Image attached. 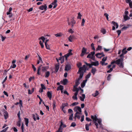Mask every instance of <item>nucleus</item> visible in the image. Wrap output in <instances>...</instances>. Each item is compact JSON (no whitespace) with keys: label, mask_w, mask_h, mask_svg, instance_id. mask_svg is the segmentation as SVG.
<instances>
[{"label":"nucleus","mask_w":132,"mask_h":132,"mask_svg":"<svg viewBox=\"0 0 132 132\" xmlns=\"http://www.w3.org/2000/svg\"><path fill=\"white\" fill-rule=\"evenodd\" d=\"M122 52L121 54L119 56L121 58L116 60V64L118 65L119 67L123 68V57H122L124 55V48L122 49Z\"/></svg>","instance_id":"f257e3e1"},{"label":"nucleus","mask_w":132,"mask_h":132,"mask_svg":"<svg viewBox=\"0 0 132 132\" xmlns=\"http://www.w3.org/2000/svg\"><path fill=\"white\" fill-rule=\"evenodd\" d=\"M91 118L93 120V121L94 123L95 124V125L96 127V128L97 129L99 128L98 127V124L96 121L97 120V117L96 115H95L94 116L91 115Z\"/></svg>","instance_id":"f03ea898"},{"label":"nucleus","mask_w":132,"mask_h":132,"mask_svg":"<svg viewBox=\"0 0 132 132\" xmlns=\"http://www.w3.org/2000/svg\"><path fill=\"white\" fill-rule=\"evenodd\" d=\"M84 69H85V71L86 70H88V69H87V67L85 65H83L82 67H80L79 68V70L77 72L78 74H81V73H83V75H84Z\"/></svg>","instance_id":"7ed1b4c3"},{"label":"nucleus","mask_w":132,"mask_h":132,"mask_svg":"<svg viewBox=\"0 0 132 132\" xmlns=\"http://www.w3.org/2000/svg\"><path fill=\"white\" fill-rule=\"evenodd\" d=\"M83 76V73H81V74H80L79 78L78 79H77L76 80L75 85L76 86H77L80 84L79 80L82 78Z\"/></svg>","instance_id":"20e7f679"},{"label":"nucleus","mask_w":132,"mask_h":132,"mask_svg":"<svg viewBox=\"0 0 132 132\" xmlns=\"http://www.w3.org/2000/svg\"><path fill=\"white\" fill-rule=\"evenodd\" d=\"M97 122L99 125V128H101L102 129H104V128L103 127V125L101 123L102 120L100 119H98L97 118Z\"/></svg>","instance_id":"39448f33"},{"label":"nucleus","mask_w":132,"mask_h":132,"mask_svg":"<svg viewBox=\"0 0 132 132\" xmlns=\"http://www.w3.org/2000/svg\"><path fill=\"white\" fill-rule=\"evenodd\" d=\"M87 49L83 47L81 51V53L80 55V56L81 57H83L85 54H87L88 53H86Z\"/></svg>","instance_id":"423d86ee"},{"label":"nucleus","mask_w":132,"mask_h":132,"mask_svg":"<svg viewBox=\"0 0 132 132\" xmlns=\"http://www.w3.org/2000/svg\"><path fill=\"white\" fill-rule=\"evenodd\" d=\"M47 6L46 4H45L44 5H42L40 6L39 7V9L41 10H44L45 11H46L47 10Z\"/></svg>","instance_id":"0eeeda50"},{"label":"nucleus","mask_w":132,"mask_h":132,"mask_svg":"<svg viewBox=\"0 0 132 132\" xmlns=\"http://www.w3.org/2000/svg\"><path fill=\"white\" fill-rule=\"evenodd\" d=\"M71 69V67L70 65L69 64H67L65 67V71H68Z\"/></svg>","instance_id":"6e6552de"},{"label":"nucleus","mask_w":132,"mask_h":132,"mask_svg":"<svg viewBox=\"0 0 132 132\" xmlns=\"http://www.w3.org/2000/svg\"><path fill=\"white\" fill-rule=\"evenodd\" d=\"M74 111H76V112L78 110L79 111V112H80L81 113V109L80 107L79 106H76L75 107L74 109Z\"/></svg>","instance_id":"1a4fd4ad"},{"label":"nucleus","mask_w":132,"mask_h":132,"mask_svg":"<svg viewBox=\"0 0 132 132\" xmlns=\"http://www.w3.org/2000/svg\"><path fill=\"white\" fill-rule=\"evenodd\" d=\"M81 113L80 112H79L78 111H77L76 113L75 114V116L74 117V118L76 120V118H77L78 119H79L80 118V116L79 115H78V114H80Z\"/></svg>","instance_id":"9d476101"},{"label":"nucleus","mask_w":132,"mask_h":132,"mask_svg":"<svg viewBox=\"0 0 132 132\" xmlns=\"http://www.w3.org/2000/svg\"><path fill=\"white\" fill-rule=\"evenodd\" d=\"M59 63L56 64H55V72H57L59 69Z\"/></svg>","instance_id":"9b49d317"},{"label":"nucleus","mask_w":132,"mask_h":132,"mask_svg":"<svg viewBox=\"0 0 132 132\" xmlns=\"http://www.w3.org/2000/svg\"><path fill=\"white\" fill-rule=\"evenodd\" d=\"M4 118L5 119H6L8 118L9 115L7 111L6 110H4Z\"/></svg>","instance_id":"f8f14e48"},{"label":"nucleus","mask_w":132,"mask_h":132,"mask_svg":"<svg viewBox=\"0 0 132 132\" xmlns=\"http://www.w3.org/2000/svg\"><path fill=\"white\" fill-rule=\"evenodd\" d=\"M57 1H54L51 3L52 6L53 5V9H55L57 7Z\"/></svg>","instance_id":"ddd939ff"},{"label":"nucleus","mask_w":132,"mask_h":132,"mask_svg":"<svg viewBox=\"0 0 132 132\" xmlns=\"http://www.w3.org/2000/svg\"><path fill=\"white\" fill-rule=\"evenodd\" d=\"M68 82V80L67 79L65 78L63 79V81H61V82L64 85H66Z\"/></svg>","instance_id":"4468645a"},{"label":"nucleus","mask_w":132,"mask_h":132,"mask_svg":"<svg viewBox=\"0 0 132 132\" xmlns=\"http://www.w3.org/2000/svg\"><path fill=\"white\" fill-rule=\"evenodd\" d=\"M35 114H35H33L32 116L33 119L35 121L36 120V117L37 119L38 120L39 119V116L37 114V113H36Z\"/></svg>","instance_id":"2eb2a0df"},{"label":"nucleus","mask_w":132,"mask_h":132,"mask_svg":"<svg viewBox=\"0 0 132 132\" xmlns=\"http://www.w3.org/2000/svg\"><path fill=\"white\" fill-rule=\"evenodd\" d=\"M77 86H76L74 85L73 86V88L72 90L73 92H75V93H78L79 91V89L77 87Z\"/></svg>","instance_id":"dca6fc26"},{"label":"nucleus","mask_w":132,"mask_h":132,"mask_svg":"<svg viewBox=\"0 0 132 132\" xmlns=\"http://www.w3.org/2000/svg\"><path fill=\"white\" fill-rule=\"evenodd\" d=\"M47 95L49 98L50 100H51L52 97V94L50 92L48 91L47 93Z\"/></svg>","instance_id":"f3484780"},{"label":"nucleus","mask_w":132,"mask_h":132,"mask_svg":"<svg viewBox=\"0 0 132 132\" xmlns=\"http://www.w3.org/2000/svg\"><path fill=\"white\" fill-rule=\"evenodd\" d=\"M87 80H84L83 82L81 84V87L82 88H83L85 86L86 83L87 82Z\"/></svg>","instance_id":"a211bd4d"},{"label":"nucleus","mask_w":132,"mask_h":132,"mask_svg":"<svg viewBox=\"0 0 132 132\" xmlns=\"http://www.w3.org/2000/svg\"><path fill=\"white\" fill-rule=\"evenodd\" d=\"M78 93H75L74 95L72 97V98L73 100H77L78 99L77 95Z\"/></svg>","instance_id":"6ab92c4d"},{"label":"nucleus","mask_w":132,"mask_h":132,"mask_svg":"<svg viewBox=\"0 0 132 132\" xmlns=\"http://www.w3.org/2000/svg\"><path fill=\"white\" fill-rule=\"evenodd\" d=\"M92 65L97 66L99 65V63L98 61H96L95 62H92Z\"/></svg>","instance_id":"aec40b11"},{"label":"nucleus","mask_w":132,"mask_h":132,"mask_svg":"<svg viewBox=\"0 0 132 132\" xmlns=\"http://www.w3.org/2000/svg\"><path fill=\"white\" fill-rule=\"evenodd\" d=\"M96 68L92 67V69L91 70V72L93 74V75H94L96 72Z\"/></svg>","instance_id":"412c9836"},{"label":"nucleus","mask_w":132,"mask_h":132,"mask_svg":"<svg viewBox=\"0 0 132 132\" xmlns=\"http://www.w3.org/2000/svg\"><path fill=\"white\" fill-rule=\"evenodd\" d=\"M111 23L114 25L113 26L116 27V28H118V25L117 23L115 22L114 21H112V22Z\"/></svg>","instance_id":"4be33fe9"},{"label":"nucleus","mask_w":132,"mask_h":132,"mask_svg":"<svg viewBox=\"0 0 132 132\" xmlns=\"http://www.w3.org/2000/svg\"><path fill=\"white\" fill-rule=\"evenodd\" d=\"M82 97H80V99L82 101H84V99L85 98V95L84 94L81 95Z\"/></svg>","instance_id":"5701e85b"},{"label":"nucleus","mask_w":132,"mask_h":132,"mask_svg":"<svg viewBox=\"0 0 132 132\" xmlns=\"http://www.w3.org/2000/svg\"><path fill=\"white\" fill-rule=\"evenodd\" d=\"M91 75V73L90 72H89V73L86 75L85 77L86 79L85 80H87V81L88 79Z\"/></svg>","instance_id":"b1692460"},{"label":"nucleus","mask_w":132,"mask_h":132,"mask_svg":"<svg viewBox=\"0 0 132 132\" xmlns=\"http://www.w3.org/2000/svg\"><path fill=\"white\" fill-rule=\"evenodd\" d=\"M74 38V36H73L70 35L69 37L68 38L70 42H72V40Z\"/></svg>","instance_id":"393cba45"},{"label":"nucleus","mask_w":132,"mask_h":132,"mask_svg":"<svg viewBox=\"0 0 132 132\" xmlns=\"http://www.w3.org/2000/svg\"><path fill=\"white\" fill-rule=\"evenodd\" d=\"M127 3H129V6L130 8H132V2L131 1H126Z\"/></svg>","instance_id":"a878e982"},{"label":"nucleus","mask_w":132,"mask_h":132,"mask_svg":"<svg viewBox=\"0 0 132 132\" xmlns=\"http://www.w3.org/2000/svg\"><path fill=\"white\" fill-rule=\"evenodd\" d=\"M63 89V86L60 85L57 88V90H62Z\"/></svg>","instance_id":"bb28decb"},{"label":"nucleus","mask_w":132,"mask_h":132,"mask_svg":"<svg viewBox=\"0 0 132 132\" xmlns=\"http://www.w3.org/2000/svg\"><path fill=\"white\" fill-rule=\"evenodd\" d=\"M50 75V72L49 71H47L45 73V77L48 78Z\"/></svg>","instance_id":"cd10ccee"},{"label":"nucleus","mask_w":132,"mask_h":132,"mask_svg":"<svg viewBox=\"0 0 132 132\" xmlns=\"http://www.w3.org/2000/svg\"><path fill=\"white\" fill-rule=\"evenodd\" d=\"M99 93L98 92L97 90H96L95 92V93L94 94H92V95L94 97H96L98 96V95Z\"/></svg>","instance_id":"c85d7f7f"},{"label":"nucleus","mask_w":132,"mask_h":132,"mask_svg":"<svg viewBox=\"0 0 132 132\" xmlns=\"http://www.w3.org/2000/svg\"><path fill=\"white\" fill-rule=\"evenodd\" d=\"M101 54H100V53H96L95 54V56L98 58H101L102 57H101V56H100L101 55Z\"/></svg>","instance_id":"c756f323"},{"label":"nucleus","mask_w":132,"mask_h":132,"mask_svg":"<svg viewBox=\"0 0 132 132\" xmlns=\"http://www.w3.org/2000/svg\"><path fill=\"white\" fill-rule=\"evenodd\" d=\"M48 68L47 67H42V71H46V70L48 69Z\"/></svg>","instance_id":"7c9ffc66"},{"label":"nucleus","mask_w":132,"mask_h":132,"mask_svg":"<svg viewBox=\"0 0 132 132\" xmlns=\"http://www.w3.org/2000/svg\"><path fill=\"white\" fill-rule=\"evenodd\" d=\"M130 19V18L127 15H124V21H126Z\"/></svg>","instance_id":"2f4dec72"},{"label":"nucleus","mask_w":132,"mask_h":132,"mask_svg":"<svg viewBox=\"0 0 132 132\" xmlns=\"http://www.w3.org/2000/svg\"><path fill=\"white\" fill-rule=\"evenodd\" d=\"M89 125L88 124H86L85 125V128L86 130L87 131H88L89 130Z\"/></svg>","instance_id":"473e14b6"},{"label":"nucleus","mask_w":132,"mask_h":132,"mask_svg":"<svg viewBox=\"0 0 132 132\" xmlns=\"http://www.w3.org/2000/svg\"><path fill=\"white\" fill-rule=\"evenodd\" d=\"M100 63L102 65H106L108 64V63H105L104 62H102V61H101L100 62Z\"/></svg>","instance_id":"72a5a7b5"},{"label":"nucleus","mask_w":132,"mask_h":132,"mask_svg":"<svg viewBox=\"0 0 132 132\" xmlns=\"http://www.w3.org/2000/svg\"><path fill=\"white\" fill-rule=\"evenodd\" d=\"M39 40L42 39L43 41V43L44 42V41L45 39V37L43 36H42L41 37L39 38Z\"/></svg>","instance_id":"f704fd0d"},{"label":"nucleus","mask_w":132,"mask_h":132,"mask_svg":"<svg viewBox=\"0 0 132 132\" xmlns=\"http://www.w3.org/2000/svg\"><path fill=\"white\" fill-rule=\"evenodd\" d=\"M39 43L40 45H41V47L42 48H43L44 47V45L43 44V43L42 42L41 40H40L39 42Z\"/></svg>","instance_id":"c9c22d12"},{"label":"nucleus","mask_w":132,"mask_h":132,"mask_svg":"<svg viewBox=\"0 0 132 132\" xmlns=\"http://www.w3.org/2000/svg\"><path fill=\"white\" fill-rule=\"evenodd\" d=\"M86 65L87 66H88L89 68H91L92 67V63L91 64L88 63L87 62L85 63Z\"/></svg>","instance_id":"e433bc0d"},{"label":"nucleus","mask_w":132,"mask_h":132,"mask_svg":"<svg viewBox=\"0 0 132 132\" xmlns=\"http://www.w3.org/2000/svg\"><path fill=\"white\" fill-rule=\"evenodd\" d=\"M91 46L92 47V49L95 51V48L94 47V44L93 43H92L91 44Z\"/></svg>","instance_id":"4c0bfd02"},{"label":"nucleus","mask_w":132,"mask_h":132,"mask_svg":"<svg viewBox=\"0 0 132 132\" xmlns=\"http://www.w3.org/2000/svg\"><path fill=\"white\" fill-rule=\"evenodd\" d=\"M40 70V67H39L37 69V74L38 75H40V73L39 72V71Z\"/></svg>","instance_id":"58836bf2"},{"label":"nucleus","mask_w":132,"mask_h":132,"mask_svg":"<svg viewBox=\"0 0 132 132\" xmlns=\"http://www.w3.org/2000/svg\"><path fill=\"white\" fill-rule=\"evenodd\" d=\"M102 48L101 46L98 45L97 48L96 49V51L100 50Z\"/></svg>","instance_id":"ea45409f"},{"label":"nucleus","mask_w":132,"mask_h":132,"mask_svg":"<svg viewBox=\"0 0 132 132\" xmlns=\"http://www.w3.org/2000/svg\"><path fill=\"white\" fill-rule=\"evenodd\" d=\"M111 75L110 74H109L108 75V76L107 77V80L108 81H109L110 80V79H111Z\"/></svg>","instance_id":"a19ab883"},{"label":"nucleus","mask_w":132,"mask_h":132,"mask_svg":"<svg viewBox=\"0 0 132 132\" xmlns=\"http://www.w3.org/2000/svg\"><path fill=\"white\" fill-rule=\"evenodd\" d=\"M16 65L15 64H13V65H11L10 67V68L11 69V68H14L16 67Z\"/></svg>","instance_id":"79ce46f5"},{"label":"nucleus","mask_w":132,"mask_h":132,"mask_svg":"<svg viewBox=\"0 0 132 132\" xmlns=\"http://www.w3.org/2000/svg\"><path fill=\"white\" fill-rule=\"evenodd\" d=\"M41 88L43 89H45L46 87L43 84H41L40 85Z\"/></svg>","instance_id":"37998d69"},{"label":"nucleus","mask_w":132,"mask_h":132,"mask_svg":"<svg viewBox=\"0 0 132 132\" xmlns=\"http://www.w3.org/2000/svg\"><path fill=\"white\" fill-rule=\"evenodd\" d=\"M82 16L80 14V13H79L78 14V16L77 17V18L78 19H81V17Z\"/></svg>","instance_id":"c03bdc74"},{"label":"nucleus","mask_w":132,"mask_h":132,"mask_svg":"<svg viewBox=\"0 0 132 132\" xmlns=\"http://www.w3.org/2000/svg\"><path fill=\"white\" fill-rule=\"evenodd\" d=\"M64 56L61 57L59 58V60L60 61L64 60Z\"/></svg>","instance_id":"a18cd8bd"},{"label":"nucleus","mask_w":132,"mask_h":132,"mask_svg":"<svg viewBox=\"0 0 132 132\" xmlns=\"http://www.w3.org/2000/svg\"><path fill=\"white\" fill-rule=\"evenodd\" d=\"M85 21L84 19H83L82 21V22L81 23V26H84V24L85 23Z\"/></svg>","instance_id":"49530a36"},{"label":"nucleus","mask_w":132,"mask_h":132,"mask_svg":"<svg viewBox=\"0 0 132 132\" xmlns=\"http://www.w3.org/2000/svg\"><path fill=\"white\" fill-rule=\"evenodd\" d=\"M104 15L106 17L107 20H109L108 16L109 15L107 13H105L104 14Z\"/></svg>","instance_id":"de8ad7c7"},{"label":"nucleus","mask_w":132,"mask_h":132,"mask_svg":"<svg viewBox=\"0 0 132 132\" xmlns=\"http://www.w3.org/2000/svg\"><path fill=\"white\" fill-rule=\"evenodd\" d=\"M72 50L70 49L68 51V54L70 56L72 55V53H71Z\"/></svg>","instance_id":"09e8293b"},{"label":"nucleus","mask_w":132,"mask_h":132,"mask_svg":"<svg viewBox=\"0 0 132 132\" xmlns=\"http://www.w3.org/2000/svg\"><path fill=\"white\" fill-rule=\"evenodd\" d=\"M70 56V55L68 53L65 54L64 55V56L65 57L66 60H67L68 57H69Z\"/></svg>","instance_id":"8fccbe9b"},{"label":"nucleus","mask_w":132,"mask_h":132,"mask_svg":"<svg viewBox=\"0 0 132 132\" xmlns=\"http://www.w3.org/2000/svg\"><path fill=\"white\" fill-rule=\"evenodd\" d=\"M21 129L22 130V132H24V125L23 123L22 124Z\"/></svg>","instance_id":"3c124183"},{"label":"nucleus","mask_w":132,"mask_h":132,"mask_svg":"<svg viewBox=\"0 0 132 132\" xmlns=\"http://www.w3.org/2000/svg\"><path fill=\"white\" fill-rule=\"evenodd\" d=\"M71 23L72 24H75L76 23V21L74 20L73 18H72L71 19Z\"/></svg>","instance_id":"603ef678"},{"label":"nucleus","mask_w":132,"mask_h":132,"mask_svg":"<svg viewBox=\"0 0 132 132\" xmlns=\"http://www.w3.org/2000/svg\"><path fill=\"white\" fill-rule=\"evenodd\" d=\"M9 69H9L7 70H4L3 73V75H6L7 72L9 70Z\"/></svg>","instance_id":"864d4df0"},{"label":"nucleus","mask_w":132,"mask_h":132,"mask_svg":"<svg viewBox=\"0 0 132 132\" xmlns=\"http://www.w3.org/2000/svg\"><path fill=\"white\" fill-rule=\"evenodd\" d=\"M73 114L72 113L70 115L69 118V120H72L73 119Z\"/></svg>","instance_id":"5fc2aeb1"},{"label":"nucleus","mask_w":132,"mask_h":132,"mask_svg":"<svg viewBox=\"0 0 132 132\" xmlns=\"http://www.w3.org/2000/svg\"><path fill=\"white\" fill-rule=\"evenodd\" d=\"M24 121L25 122V123H29V120L28 119L24 118Z\"/></svg>","instance_id":"6e6d98bb"},{"label":"nucleus","mask_w":132,"mask_h":132,"mask_svg":"<svg viewBox=\"0 0 132 132\" xmlns=\"http://www.w3.org/2000/svg\"><path fill=\"white\" fill-rule=\"evenodd\" d=\"M76 125V123L75 122H73L71 123V126L74 127Z\"/></svg>","instance_id":"4d7b16f0"},{"label":"nucleus","mask_w":132,"mask_h":132,"mask_svg":"<svg viewBox=\"0 0 132 132\" xmlns=\"http://www.w3.org/2000/svg\"><path fill=\"white\" fill-rule=\"evenodd\" d=\"M46 48L47 49H49V46L47 44H45Z\"/></svg>","instance_id":"13d9d810"},{"label":"nucleus","mask_w":132,"mask_h":132,"mask_svg":"<svg viewBox=\"0 0 132 132\" xmlns=\"http://www.w3.org/2000/svg\"><path fill=\"white\" fill-rule=\"evenodd\" d=\"M79 104L78 102H74L71 104V105L73 106H74L75 105H77Z\"/></svg>","instance_id":"bf43d9fd"},{"label":"nucleus","mask_w":132,"mask_h":132,"mask_svg":"<svg viewBox=\"0 0 132 132\" xmlns=\"http://www.w3.org/2000/svg\"><path fill=\"white\" fill-rule=\"evenodd\" d=\"M38 56L39 58V60L38 61H40V62L43 63V62L42 60V59L41 57L38 54Z\"/></svg>","instance_id":"052dcab7"},{"label":"nucleus","mask_w":132,"mask_h":132,"mask_svg":"<svg viewBox=\"0 0 132 132\" xmlns=\"http://www.w3.org/2000/svg\"><path fill=\"white\" fill-rule=\"evenodd\" d=\"M55 36L56 37H60L61 36L60 33H57L55 35Z\"/></svg>","instance_id":"680f3d73"},{"label":"nucleus","mask_w":132,"mask_h":132,"mask_svg":"<svg viewBox=\"0 0 132 132\" xmlns=\"http://www.w3.org/2000/svg\"><path fill=\"white\" fill-rule=\"evenodd\" d=\"M1 38L2 39V41L3 42L6 38V37H3L2 36L1 37Z\"/></svg>","instance_id":"e2e57ef3"},{"label":"nucleus","mask_w":132,"mask_h":132,"mask_svg":"<svg viewBox=\"0 0 132 132\" xmlns=\"http://www.w3.org/2000/svg\"><path fill=\"white\" fill-rule=\"evenodd\" d=\"M113 70V69H112V68H110V70H108L107 71V72L108 73H110Z\"/></svg>","instance_id":"0e129e2a"},{"label":"nucleus","mask_w":132,"mask_h":132,"mask_svg":"<svg viewBox=\"0 0 132 132\" xmlns=\"http://www.w3.org/2000/svg\"><path fill=\"white\" fill-rule=\"evenodd\" d=\"M91 59L93 60V61L95 60V56L94 55H91V57L90 58Z\"/></svg>","instance_id":"69168bd1"},{"label":"nucleus","mask_w":132,"mask_h":132,"mask_svg":"<svg viewBox=\"0 0 132 132\" xmlns=\"http://www.w3.org/2000/svg\"><path fill=\"white\" fill-rule=\"evenodd\" d=\"M16 125L19 127H20L21 126V122H17L16 123Z\"/></svg>","instance_id":"338daca9"},{"label":"nucleus","mask_w":132,"mask_h":132,"mask_svg":"<svg viewBox=\"0 0 132 132\" xmlns=\"http://www.w3.org/2000/svg\"><path fill=\"white\" fill-rule=\"evenodd\" d=\"M62 128L60 129V128H59L58 130L56 132H62Z\"/></svg>","instance_id":"774afa93"}]
</instances>
